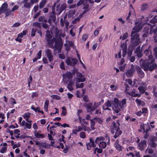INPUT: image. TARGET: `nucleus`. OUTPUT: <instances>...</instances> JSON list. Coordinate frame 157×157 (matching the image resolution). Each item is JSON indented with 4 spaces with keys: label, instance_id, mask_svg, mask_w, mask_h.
<instances>
[{
    "label": "nucleus",
    "instance_id": "nucleus-40",
    "mask_svg": "<svg viewBox=\"0 0 157 157\" xmlns=\"http://www.w3.org/2000/svg\"><path fill=\"white\" fill-rule=\"evenodd\" d=\"M148 4H143L141 8V11H144L146 10L148 7Z\"/></svg>",
    "mask_w": 157,
    "mask_h": 157
},
{
    "label": "nucleus",
    "instance_id": "nucleus-30",
    "mask_svg": "<svg viewBox=\"0 0 157 157\" xmlns=\"http://www.w3.org/2000/svg\"><path fill=\"white\" fill-rule=\"evenodd\" d=\"M41 24L43 28L47 30L46 33H48V31H49V28L48 25L44 22L41 23Z\"/></svg>",
    "mask_w": 157,
    "mask_h": 157
},
{
    "label": "nucleus",
    "instance_id": "nucleus-58",
    "mask_svg": "<svg viewBox=\"0 0 157 157\" xmlns=\"http://www.w3.org/2000/svg\"><path fill=\"white\" fill-rule=\"evenodd\" d=\"M150 22L151 23L155 24L157 22V20H156V18H155L154 17L150 21Z\"/></svg>",
    "mask_w": 157,
    "mask_h": 157
},
{
    "label": "nucleus",
    "instance_id": "nucleus-5",
    "mask_svg": "<svg viewBox=\"0 0 157 157\" xmlns=\"http://www.w3.org/2000/svg\"><path fill=\"white\" fill-rule=\"evenodd\" d=\"M55 3L52 6V12L49 18L48 21V22L49 24L50 25H51L52 22H55L56 20V16L55 11Z\"/></svg>",
    "mask_w": 157,
    "mask_h": 157
},
{
    "label": "nucleus",
    "instance_id": "nucleus-59",
    "mask_svg": "<svg viewBox=\"0 0 157 157\" xmlns=\"http://www.w3.org/2000/svg\"><path fill=\"white\" fill-rule=\"evenodd\" d=\"M77 97L78 98H80L82 96V94H81L80 92L79 91L77 90L76 92Z\"/></svg>",
    "mask_w": 157,
    "mask_h": 157
},
{
    "label": "nucleus",
    "instance_id": "nucleus-17",
    "mask_svg": "<svg viewBox=\"0 0 157 157\" xmlns=\"http://www.w3.org/2000/svg\"><path fill=\"white\" fill-rule=\"evenodd\" d=\"M146 145V141L145 140H143L141 141L138 144V147L139 149L141 151L144 150L145 147Z\"/></svg>",
    "mask_w": 157,
    "mask_h": 157
},
{
    "label": "nucleus",
    "instance_id": "nucleus-36",
    "mask_svg": "<svg viewBox=\"0 0 157 157\" xmlns=\"http://www.w3.org/2000/svg\"><path fill=\"white\" fill-rule=\"evenodd\" d=\"M11 12L12 11L10 9H7L5 12H3L5 14V17H6L10 15L11 14Z\"/></svg>",
    "mask_w": 157,
    "mask_h": 157
},
{
    "label": "nucleus",
    "instance_id": "nucleus-35",
    "mask_svg": "<svg viewBox=\"0 0 157 157\" xmlns=\"http://www.w3.org/2000/svg\"><path fill=\"white\" fill-rule=\"evenodd\" d=\"M104 138L102 137H97L95 140V142L96 143H98V142L100 141H103L104 140Z\"/></svg>",
    "mask_w": 157,
    "mask_h": 157
},
{
    "label": "nucleus",
    "instance_id": "nucleus-60",
    "mask_svg": "<svg viewBox=\"0 0 157 157\" xmlns=\"http://www.w3.org/2000/svg\"><path fill=\"white\" fill-rule=\"evenodd\" d=\"M84 6L83 7V9L84 10H88L89 11V5L88 4H86L85 5H84Z\"/></svg>",
    "mask_w": 157,
    "mask_h": 157
},
{
    "label": "nucleus",
    "instance_id": "nucleus-57",
    "mask_svg": "<svg viewBox=\"0 0 157 157\" xmlns=\"http://www.w3.org/2000/svg\"><path fill=\"white\" fill-rule=\"evenodd\" d=\"M88 35L87 34H83L82 36V39L84 41H85L88 38Z\"/></svg>",
    "mask_w": 157,
    "mask_h": 157
},
{
    "label": "nucleus",
    "instance_id": "nucleus-18",
    "mask_svg": "<svg viewBox=\"0 0 157 157\" xmlns=\"http://www.w3.org/2000/svg\"><path fill=\"white\" fill-rule=\"evenodd\" d=\"M135 12L131 10H129L128 16L126 17V20L127 21L129 22L131 21L132 17L134 15Z\"/></svg>",
    "mask_w": 157,
    "mask_h": 157
},
{
    "label": "nucleus",
    "instance_id": "nucleus-34",
    "mask_svg": "<svg viewBox=\"0 0 157 157\" xmlns=\"http://www.w3.org/2000/svg\"><path fill=\"white\" fill-rule=\"evenodd\" d=\"M85 80L86 79L84 77V76H83L82 77H81L80 78H77V82H84Z\"/></svg>",
    "mask_w": 157,
    "mask_h": 157
},
{
    "label": "nucleus",
    "instance_id": "nucleus-26",
    "mask_svg": "<svg viewBox=\"0 0 157 157\" xmlns=\"http://www.w3.org/2000/svg\"><path fill=\"white\" fill-rule=\"evenodd\" d=\"M49 103V100L48 99L46 100L45 101V102L44 103V108L45 111L46 112H48V105Z\"/></svg>",
    "mask_w": 157,
    "mask_h": 157
},
{
    "label": "nucleus",
    "instance_id": "nucleus-56",
    "mask_svg": "<svg viewBox=\"0 0 157 157\" xmlns=\"http://www.w3.org/2000/svg\"><path fill=\"white\" fill-rule=\"evenodd\" d=\"M38 96V94L36 92H33L32 93L31 97L32 98Z\"/></svg>",
    "mask_w": 157,
    "mask_h": 157
},
{
    "label": "nucleus",
    "instance_id": "nucleus-33",
    "mask_svg": "<svg viewBox=\"0 0 157 157\" xmlns=\"http://www.w3.org/2000/svg\"><path fill=\"white\" fill-rule=\"evenodd\" d=\"M93 120H96V121L98 122V123L100 124H101L102 123V119L99 117H94Z\"/></svg>",
    "mask_w": 157,
    "mask_h": 157
},
{
    "label": "nucleus",
    "instance_id": "nucleus-28",
    "mask_svg": "<svg viewBox=\"0 0 157 157\" xmlns=\"http://www.w3.org/2000/svg\"><path fill=\"white\" fill-rule=\"evenodd\" d=\"M112 104L111 101L110 100H108L107 101H106L105 104H104L102 106H106L107 107H111L112 106Z\"/></svg>",
    "mask_w": 157,
    "mask_h": 157
},
{
    "label": "nucleus",
    "instance_id": "nucleus-12",
    "mask_svg": "<svg viewBox=\"0 0 157 157\" xmlns=\"http://www.w3.org/2000/svg\"><path fill=\"white\" fill-rule=\"evenodd\" d=\"M71 60L73 61L72 62L71 61L70 58H67L66 60L67 64L69 65H73L74 66L78 62V60L74 58H71Z\"/></svg>",
    "mask_w": 157,
    "mask_h": 157
},
{
    "label": "nucleus",
    "instance_id": "nucleus-62",
    "mask_svg": "<svg viewBox=\"0 0 157 157\" xmlns=\"http://www.w3.org/2000/svg\"><path fill=\"white\" fill-rule=\"evenodd\" d=\"M59 57L61 59H64L65 58V56L63 53L60 54H59Z\"/></svg>",
    "mask_w": 157,
    "mask_h": 157
},
{
    "label": "nucleus",
    "instance_id": "nucleus-1",
    "mask_svg": "<svg viewBox=\"0 0 157 157\" xmlns=\"http://www.w3.org/2000/svg\"><path fill=\"white\" fill-rule=\"evenodd\" d=\"M126 104V99H123L121 100H119L117 98H114L113 103V105L114 106V108L113 109V111L115 113H117L116 115H113L112 118L113 119L117 118L119 115H121V113L120 112L121 111V109H123Z\"/></svg>",
    "mask_w": 157,
    "mask_h": 157
},
{
    "label": "nucleus",
    "instance_id": "nucleus-53",
    "mask_svg": "<svg viewBox=\"0 0 157 157\" xmlns=\"http://www.w3.org/2000/svg\"><path fill=\"white\" fill-rule=\"evenodd\" d=\"M30 116V114L29 113H25L23 116L24 119L28 118Z\"/></svg>",
    "mask_w": 157,
    "mask_h": 157
},
{
    "label": "nucleus",
    "instance_id": "nucleus-50",
    "mask_svg": "<svg viewBox=\"0 0 157 157\" xmlns=\"http://www.w3.org/2000/svg\"><path fill=\"white\" fill-rule=\"evenodd\" d=\"M135 89H133V90L131 92H129L128 91H127L126 94L130 95L132 96L133 97L134 95V94H135Z\"/></svg>",
    "mask_w": 157,
    "mask_h": 157
},
{
    "label": "nucleus",
    "instance_id": "nucleus-64",
    "mask_svg": "<svg viewBox=\"0 0 157 157\" xmlns=\"http://www.w3.org/2000/svg\"><path fill=\"white\" fill-rule=\"evenodd\" d=\"M154 51L155 52V57L156 59H157V46L154 48Z\"/></svg>",
    "mask_w": 157,
    "mask_h": 157
},
{
    "label": "nucleus",
    "instance_id": "nucleus-37",
    "mask_svg": "<svg viewBox=\"0 0 157 157\" xmlns=\"http://www.w3.org/2000/svg\"><path fill=\"white\" fill-rule=\"evenodd\" d=\"M138 89L141 94H143L145 92V90L142 86L139 87Z\"/></svg>",
    "mask_w": 157,
    "mask_h": 157
},
{
    "label": "nucleus",
    "instance_id": "nucleus-7",
    "mask_svg": "<svg viewBox=\"0 0 157 157\" xmlns=\"http://www.w3.org/2000/svg\"><path fill=\"white\" fill-rule=\"evenodd\" d=\"M55 42V44L53 45L52 48H54L58 51V52H60L63 45V42L61 38L58 40L56 39Z\"/></svg>",
    "mask_w": 157,
    "mask_h": 157
},
{
    "label": "nucleus",
    "instance_id": "nucleus-55",
    "mask_svg": "<svg viewBox=\"0 0 157 157\" xmlns=\"http://www.w3.org/2000/svg\"><path fill=\"white\" fill-rule=\"evenodd\" d=\"M83 100L85 102H88L89 101V100L88 98V95H84L83 97Z\"/></svg>",
    "mask_w": 157,
    "mask_h": 157
},
{
    "label": "nucleus",
    "instance_id": "nucleus-41",
    "mask_svg": "<svg viewBox=\"0 0 157 157\" xmlns=\"http://www.w3.org/2000/svg\"><path fill=\"white\" fill-rule=\"evenodd\" d=\"M46 2V1L42 0L40 3L39 7L40 9L42 8Z\"/></svg>",
    "mask_w": 157,
    "mask_h": 157
},
{
    "label": "nucleus",
    "instance_id": "nucleus-27",
    "mask_svg": "<svg viewBox=\"0 0 157 157\" xmlns=\"http://www.w3.org/2000/svg\"><path fill=\"white\" fill-rule=\"evenodd\" d=\"M64 5V4H63L60 7H59L60 10H59V12L57 14V15H59L62 13V12L66 9V6L65 5Z\"/></svg>",
    "mask_w": 157,
    "mask_h": 157
},
{
    "label": "nucleus",
    "instance_id": "nucleus-47",
    "mask_svg": "<svg viewBox=\"0 0 157 157\" xmlns=\"http://www.w3.org/2000/svg\"><path fill=\"white\" fill-rule=\"evenodd\" d=\"M131 49H128L127 54H128V57H130L131 56L132 53V51L134 49H132V48H131Z\"/></svg>",
    "mask_w": 157,
    "mask_h": 157
},
{
    "label": "nucleus",
    "instance_id": "nucleus-24",
    "mask_svg": "<svg viewBox=\"0 0 157 157\" xmlns=\"http://www.w3.org/2000/svg\"><path fill=\"white\" fill-rule=\"evenodd\" d=\"M122 133V132L120 129L115 131V134L113 136L114 138L115 139L118 138L121 134Z\"/></svg>",
    "mask_w": 157,
    "mask_h": 157
},
{
    "label": "nucleus",
    "instance_id": "nucleus-38",
    "mask_svg": "<svg viewBox=\"0 0 157 157\" xmlns=\"http://www.w3.org/2000/svg\"><path fill=\"white\" fill-rule=\"evenodd\" d=\"M93 105V102H90L89 103L87 104L86 105V108L87 110L88 111V110L89 109H90L91 110V109H92V106Z\"/></svg>",
    "mask_w": 157,
    "mask_h": 157
},
{
    "label": "nucleus",
    "instance_id": "nucleus-29",
    "mask_svg": "<svg viewBox=\"0 0 157 157\" xmlns=\"http://www.w3.org/2000/svg\"><path fill=\"white\" fill-rule=\"evenodd\" d=\"M135 101L136 103L139 105L143 106L145 105V103L144 101H142L138 99H136Z\"/></svg>",
    "mask_w": 157,
    "mask_h": 157
},
{
    "label": "nucleus",
    "instance_id": "nucleus-16",
    "mask_svg": "<svg viewBox=\"0 0 157 157\" xmlns=\"http://www.w3.org/2000/svg\"><path fill=\"white\" fill-rule=\"evenodd\" d=\"M121 48H122V50L123 51L122 56L124 57L126 56L127 52V45L126 43H124L121 44Z\"/></svg>",
    "mask_w": 157,
    "mask_h": 157
},
{
    "label": "nucleus",
    "instance_id": "nucleus-43",
    "mask_svg": "<svg viewBox=\"0 0 157 157\" xmlns=\"http://www.w3.org/2000/svg\"><path fill=\"white\" fill-rule=\"evenodd\" d=\"M76 86L77 89L78 88H82L84 86V84L83 83H82L80 84L76 83Z\"/></svg>",
    "mask_w": 157,
    "mask_h": 157
},
{
    "label": "nucleus",
    "instance_id": "nucleus-6",
    "mask_svg": "<svg viewBox=\"0 0 157 157\" xmlns=\"http://www.w3.org/2000/svg\"><path fill=\"white\" fill-rule=\"evenodd\" d=\"M147 23V22L146 21L145 22H143V21L140 22V21H139L136 22V25L133 28V31L137 33L140 31L142 29L143 26Z\"/></svg>",
    "mask_w": 157,
    "mask_h": 157
},
{
    "label": "nucleus",
    "instance_id": "nucleus-11",
    "mask_svg": "<svg viewBox=\"0 0 157 157\" xmlns=\"http://www.w3.org/2000/svg\"><path fill=\"white\" fill-rule=\"evenodd\" d=\"M45 52L47 57L49 61L51 63L53 59V56L52 53V51L51 49H47L45 50Z\"/></svg>",
    "mask_w": 157,
    "mask_h": 157
},
{
    "label": "nucleus",
    "instance_id": "nucleus-9",
    "mask_svg": "<svg viewBox=\"0 0 157 157\" xmlns=\"http://www.w3.org/2000/svg\"><path fill=\"white\" fill-rule=\"evenodd\" d=\"M143 55L146 58H148L149 59H151L153 56L152 55L151 51V47L149 46L147 48L145 49L144 51Z\"/></svg>",
    "mask_w": 157,
    "mask_h": 157
},
{
    "label": "nucleus",
    "instance_id": "nucleus-51",
    "mask_svg": "<svg viewBox=\"0 0 157 157\" xmlns=\"http://www.w3.org/2000/svg\"><path fill=\"white\" fill-rule=\"evenodd\" d=\"M7 148L6 147H3L0 150V152L2 153H4L7 150Z\"/></svg>",
    "mask_w": 157,
    "mask_h": 157
},
{
    "label": "nucleus",
    "instance_id": "nucleus-21",
    "mask_svg": "<svg viewBox=\"0 0 157 157\" xmlns=\"http://www.w3.org/2000/svg\"><path fill=\"white\" fill-rule=\"evenodd\" d=\"M28 1H27L25 0H24L22 2V3H24V6L25 8H30L31 5H32L31 2H28Z\"/></svg>",
    "mask_w": 157,
    "mask_h": 157
},
{
    "label": "nucleus",
    "instance_id": "nucleus-15",
    "mask_svg": "<svg viewBox=\"0 0 157 157\" xmlns=\"http://www.w3.org/2000/svg\"><path fill=\"white\" fill-rule=\"evenodd\" d=\"M136 70L139 76L141 78H143L144 76V73L139 66L136 67Z\"/></svg>",
    "mask_w": 157,
    "mask_h": 157
},
{
    "label": "nucleus",
    "instance_id": "nucleus-23",
    "mask_svg": "<svg viewBox=\"0 0 157 157\" xmlns=\"http://www.w3.org/2000/svg\"><path fill=\"white\" fill-rule=\"evenodd\" d=\"M98 145L100 148L104 149L106 147L107 144L106 143L105 141H102L99 143Z\"/></svg>",
    "mask_w": 157,
    "mask_h": 157
},
{
    "label": "nucleus",
    "instance_id": "nucleus-45",
    "mask_svg": "<svg viewBox=\"0 0 157 157\" xmlns=\"http://www.w3.org/2000/svg\"><path fill=\"white\" fill-rule=\"evenodd\" d=\"M98 107L96 105V102H94V103L93 106L92 107V109L90 110V112H93Z\"/></svg>",
    "mask_w": 157,
    "mask_h": 157
},
{
    "label": "nucleus",
    "instance_id": "nucleus-8",
    "mask_svg": "<svg viewBox=\"0 0 157 157\" xmlns=\"http://www.w3.org/2000/svg\"><path fill=\"white\" fill-rule=\"evenodd\" d=\"M113 125L111 127V132L112 134H114L115 131L120 129L119 120H117L116 122L115 121L112 122Z\"/></svg>",
    "mask_w": 157,
    "mask_h": 157
},
{
    "label": "nucleus",
    "instance_id": "nucleus-39",
    "mask_svg": "<svg viewBox=\"0 0 157 157\" xmlns=\"http://www.w3.org/2000/svg\"><path fill=\"white\" fill-rule=\"evenodd\" d=\"M41 146L43 147H44L45 148H49L50 145V144H47L46 143H42V144H41Z\"/></svg>",
    "mask_w": 157,
    "mask_h": 157
},
{
    "label": "nucleus",
    "instance_id": "nucleus-31",
    "mask_svg": "<svg viewBox=\"0 0 157 157\" xmlns=\"http://www.w3.org/2000/svg\"><path fill=\"white\" fill-rule=\"evenodd\" d=\"M41 23L38 22H34L33 24V26L35 27H37L39 29H41Z\"/></svg>",
    "mask_w": 157,
    "mask_h": 157
},
{
    "label": "nucleus",
    "instance_id": "nucleus-2",
    "mask_svg": "<svg viewBox=\"0 0 157 157\" xmlns=\"http://www.w3.org/2000/svg\"><path fill=\"white\" fill-rule=\"evenodd\" d=\"M131 47L132 49H134L140 42V35L137 32L132 31L131 32Z\"/></svg>",
    "mask_w": 157,
    "mask_h": 157
},
{
    "label": "nucleus",
    "instance_id": "nucleus-14",
    "mask_svg": "<svg viewBox=\"0 0 157 157\" xmlns=\"http://www.w3.org/2000/svg\"><path fill=\"white\" fill-rule=\"evenodd\" d=\"M114 146L116 149L119 152L122 150V147L119 144V141L118 139L116 140L114 144Z\"/></svg>",
    "mask_w": 157,
    "mask_h": 157
},
{
    "label": "nucleus",
    "instance_id": "nucleus-46",
    "mask_svg": "<svg viewBox=\"0 0 157 157\" xmlns=\"http://www.w3.org/2000/svg\"><path fill=\"white\" fill-rule=\"evenodd\" d=\"M152 28H150V34H152V33H153L154 34H155L157 32V27H156L154 29L153 31H152Z\"/></svg>",
    "mask_w": 157,
    "mask_h": 157
},
{
    "label": "nucleus",
    "instance_id": "nucleus-10",
    "mask_svg": "<svg viewBox=\"0 0 157 157\" xmlns=\"http://www.w3.org/2000/svg\"><path fill=\"white\" fill-rule=\"evenodd\" d=\"M90 142L86 143L87 149L88 150H90L91 148V147H96V145L95 144L94 141L93 140V138H90L89 139Z\"/></svg>",
    "mask_w": 157,
    "mask_h": 157
},
{
    "label": "nucleus",
    "instance_id": "nucleus-13",
    "mask_svg": "<svg viewBox=\"0 0 157 157\" xmlns=\"http://www.w3.org/2000/svg\"><path fill=\"white\" fill-rule=\"evenodd\" d=\"M135 71V69L133 67V65H132L131 68L128 70L126 72V75L128 77H132Z\"/></svg>",
    "mask_w": 157,
    "mask_h": 157
},
{
    "label": "nucleus",
    "instance_id": "nucleus-52",
    "mask_svg": "<svg viewBox=\"0 0 157 157\" xmlns=\"http://www.w3.org/2000/svg\"><path fill=\"white\" fill-rule=\"evenodd\" d=\"M36 30L34 28H32L31 31V36H34L35 35V33L36 32Z\"/></svg>",
    "mask_w": 157,
    "mask_h": 157
},
{
    "label": "nucleus",
    "instance_id": "nucleus-49",
    "mask_svg": "<svg viewBox=\"0 0 157 157\" xmlns=\"http://www.w3.org/2000/svg\"><path fill=\"white\" fill-rule=\"evenodd\" d=\"M79 136L80 138H85L86 137L85 133L84 132H81L79 134Z\"/></svg>",
    "mask_w": 157,
    "mask_h": 157
},
{
    "label": "nucleus",
    "instance_id": "nucleus-63",
    "mask_svg": "<svg viewBox=\"0 0 157 157\" xmlns=\"http://www.w3.org/2000/svg\"><path fill=\"white\" fill-rule=\"evenodd\" d=\"M32 124L31 123H26L25 124V127L28 129H30L31 128Z\"/></svg>",
    "mask_w": 157,
    "mask_h": 157
},
{
    "label": "nucleus",
    "instance_id": "nucleus-20",
    "mask_svg": "<svg viewBox=\"0 0 157 157\" xmlns=\"http://www.w3.org/2000/svg\"><path fill=\"white\" fill-rule=\"evenodd\" d=\"M35 136L37 138H43L45 137V135L44 134H39L37 132V131H35L34 132Z\"/></svg>",
    "mask_w": 157,
    "mask_h": 157
},
{
    "label": "nucleus",
    "instance_id": "nucleus-22",
    "mask_svg": "<svg viewBox=\"0 0 157 157\" xmlns=\"http://www.w3.org/2000/svg\"><path fill=\"white\" fill-rule=\"evenodd\" d=\"M63 76H65L68 79H70L73 78V74L72 73L69 71L67 72V73L64 74Z\"/></svg>",
    "mask_w": 157,
    "mask_h": 157
},
{
    "label": "nucleus",
    "instance_id": "nucleus-32",
    "mask_svg": "<svg viewBox=\"0 0 157 157\" xmlns=\"http://www.w3.org/2000/svg\"><path fill=\"white\" fill-rule=\"evenodd\" d=\"M150 146L152 148H155L157 146V144L153 140H151L149 144Z\"/></svg>",
    "mask_w": 157,
    "mask_h": 157
},
{
    "label": "nucleus",
    "instance_id": "nucleus-54",
    "mask_svg": "<svg viewBox=\"0 0 157 157\" xmlns=\"http://www.w3.org/2000/svg\"><path fill=\"white\" fill-rule=\"evenodd\" d=\"M124 85L125 88V92L126 93L127 91H128L129 90V87L128 85L126 83H124Z\"/></svg>",
    "mask_w": 157,
    "mask_h": 157
},
{
    "label": "nucleus",
    "instance_id": "nucleus-61",
    "mask_svg": "<svg viewBox=\"0 0 157 157\" xmlns=\"http://www.w3.org/2000/svg\"><path fill=\"white\" fill-rule=\"evenodd\" d=\"M42 54V51L41 50H40L39 51L38 53L37 54V58L39 59H40L41 56Z\"/></svg>",
    "mask_w": 157,
    "mask_h": 157
},
{
    "label": "nucleus",
    "instance_id": "nucleus-42",
    "mask_svg": "<svg viewBox=\"0 0 157 157\" xmlns=\"http://www.w3.org/2000/svg\"><path fill=\"white\" fill-rule=\"evenodd\" d=\"M128 33H124L122 36H121L120 37V38L121 39L122 38V40H124L126 39L128 37Z\"/></svg>",
    "mask_w": 157,
    "mask_h": 157
},
{
    "label": "nucleus",
    "instance_id": "nucleus-3",
    "mask_svg": "<svg viewBox=\"0 0 157 157\" xmlns=\"http://www.w3.org/2000/svg\"><path fill=\"white\" fill-rule=\"evenodd\" d=\"M56 39L54 37L52 38L49 31H48V33H46L45 35V40L49 48H52L54 42Z\"/></svg>",
    "mask_w": 157,
    "mask_h": 157
},
{
    "label": "nucleus",
    "instance_id": "nucleus-19",
    "mask_svg": "<svg viewBox=\"0 0 157 157\" xmlns=\"http://www.w3.org/2000/svg\"><path fill=\"white\" fill-rule=\"evenodd\" d=\"M8 5L7 3L5 2L2 5L0 8V12H2V13H3L6 11L8 9Z\"/></svg>",
    "mask_w": 157,
    "mask_h": 157
},
{
    "label": "nucleus",
    "instance_id": "nucleus-25",
    "mask_svg": "<svg viewBox=\"0 0 157 157\" xmlns=\"http://www.w3.org/2000/svg\"><path fill=\"white\" fill-rule=\"evenodd\" d=\"M157 67V65L156 63H154L151 65L149 66V70L150 71H152L153 70L155 69Z\"/></svg>",
    "mask_w": 157,
    "mask_h": 157
},
{
    "label": "nucleus",
    "instance_id": "nucleus-48",
    "mask_svg": "<svg viewBox=\"0 0 157 157\" xmlns=\"http://www.w3.org/2000/svg\"><path fill=\"white\" fill-rule=\"evenodd\" d=\"M51 97L53 99L59 100L61 99L60 97L57 95H52Z\"/></svg>",
    "mask_w": 157,
    "mask_h": 157
},
{
    "label": "nucleus",
    "instance_id": "nucleus-44",
    "mask_svg": "<svg viewBox=\"0 0 157 157\" xmlns=\"http://www.w3.org/2000/svg\"><path fill=\"white\" fill-rule=\"evenodd\" d=\"M31 109L34 110L35 112H38V111L40 109V108L39 107H37L36 108H35L33 105H32L31 106Z\"/></svg>",
    "mask_w": 157,
    "mask_h": 157
},
{
    "label": "nucleus",
    "instance_id": "nucleus-4",
    "mask_svg": "<svg viewBox=\"0 0 157 157\" xmlns=\"http://www.w3.org/2000/svg\"><path fill=\"white\" fill-rule=\"evenodd\" d=\"M153 62V60L150 62L148 60L146 59L143 60L142 59L140 61V63L141 64V68L145 71H147L149 70V66Z\"/></svg>",
    "mask_w": 157,
    "mask_h": 157
}]
</instances>
